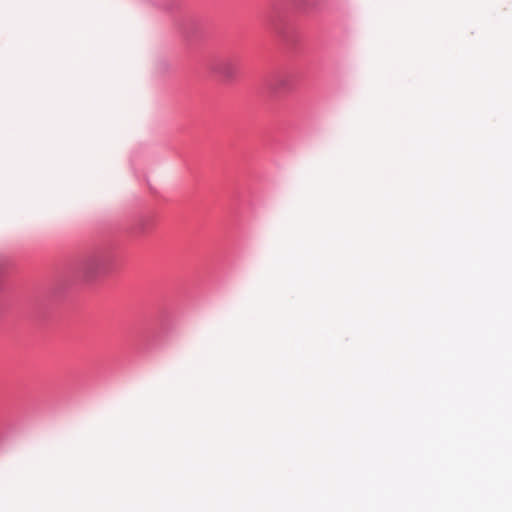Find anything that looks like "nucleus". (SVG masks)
<instances>
[{
	"mask_svg": "<svg viewBox=\"0 0 512 512\" xmlns=\"http://www.w3.org/2000/svg\"><path fill=\"white\" fill-rule=\"evenodd\" d=\"M214 71L222 78L223 81L232 82L237 78L239 68L237 63L232 59H224L215 65Z\"/></svg>",
	"mask_w": 512,
	"mask_h": 512,
	"instance_id": "1",
	"label": "nucleus"
},
{
	"mask_svg": "<svg viewBox=\"0 0 512 512\" xmlns=\"http://www.w3.org/2000/svg\"><path fill=\"white\" fill-rule=\"evenodd\" d=\"M98 264V261L97 260H93L89 263L88 267H87V273L90 272V270L93 269L94 266H96Z\"/></svg>",
	"mask_w": 512,
	"mask_h": 512,
	"instance_id": "2",
	"label": "nucleus"
}]
</instances>
